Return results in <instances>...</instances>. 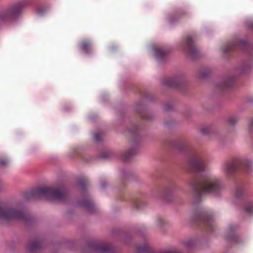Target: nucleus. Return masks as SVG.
<instances>
[{
    "label": "nucleus",
    "mask_w": 253,
    "mask_h": 253,
    "mask_svg": "<svg viewBox=\"0 0 253 253\" xmlns=\"http://www.w3.org/2000/svg\"><path fill=\"white\" fill-rule=\"evenodd\" d=\"M248 164L239 158H234L230 161L225 163L222 166V169L227 174H233L237 170L245 169Z\"/></svg>",
    "instance_id": "nucleus-8"
},
{
    "label": "nucleus",
    "mask_w": 253,
    "mask_h": 253,
    "mask_svg": "<svg viewBox=\"0 0 253 253\" xmlns=\"http://www.w3.org/2000/svg\"><path fill=\"white\" fill-rule=\"evenodd\" d=\"M0 219L5 220H20L27 221L28 215L23 211L10 205L0 202Z\"/></svg>",
    "instance_id": "nucleus-4"
},
{
    "label": "nucleus",
    "mask_w": 253,
    "mask_h": 253,
    "mask_svg": "<svg viewBox=\"0 0 253 253\" xmlns=\"http://www.w3.org/2000/svg\"><path fill=\"white\" fill-rule=\"evenodd\" d=\"M8 163V160L5 157H0V165L2 166L6 165Z\"/></svg>",
    "instance_id": "nucleus-26"
},
{
    "label": "nucleus",
    "mask_w": 253,
    "mask_h": 253,
    "mask_svg": "<svg viewBox=\"0 0 253 253\" xmlns=\"http://www.w3.org/2000/svg\"><path fill=\"white\" fill-rule=\"evenodd\" d=\"M102 186L103 187H104V185H103V184H102Z\"/></svg>",
    "instance_id": "nucleus-34"
},
{
    "label": "nucleus",
    "mask_w": 253,
    "mask_h": 253,
    "mask_svg": "<svg viewBox=\"0 0 253 253\" xmlns=\"http://www.w3.org/2000/svg\"><path fill=\"white\" fill-rule=\"evenodd\" d=\"M177 148L182 152L189 153V168L191 171L198 172L206 169L207 163L203 156L196 153L189 144L180 142Z\"/></svg>",
    "instance_id": "nucleus-3"
},
{
    "label": "nucleus",
    "mask_w": 253,
    "mask_h": 253,
    "mask_svg": "<svg viewBox=\"0 0 253 253\" xmlns=\"http://www.w3.org/2000/svg\"><path fill=\"white\" fill-rule=\"evenodd\" d=\"M197 203L203 193H217L221 188L220 180L211 174H196L189 182Z\"/></svg>",
    "instance_id": "nucleus-1"
},
{
    "label": "nucleus",
    "mask_w": 253,
    "mask_h": 253,
    "mask_svg": "<svg viewBox=\"0 0 253 253\" xmlns=\"http://www.w3.org/2000/svg\"><path fill=\"white\" fill-rule=\"evenodd\" d=\"M243 193V190L242 188H238L235 192V196L236 198H240Z\"/></svg>",
    "instance_id": "nucleus-24"
},
{
    "label": "nucleus",
    "mask_w": 253,
    "mask_h": 253,
    "mask_svg": "<svg viewBox=\"0 0 253 253\" xmlns=\"http://www.w3.org/2000/svg\"><path fill=\"white\" fill-rule=\"evenodd\" d=\"M80 49L85 53H89L92 49V44L89 40H83L80 43Z\"/></svg>",
    "instance_id": "nucleus-14"
},
{
    "label": "nucleus",
    "mask_w": 253,
    "mask_h": 253,
    "mask_svg": "<svg viewBox=\"0 0 253 253\" xmlns=\"http://www.w3.org/2000/svg\"><path fill=\"white\" fill-rule=\"evenodd\" d=\"M201 131L204 134H208L210 132V128L209 127L205 126L201 128Z\"/></svg>",
    "instance_id": "nucleus-27"
},
{
    "label": "nucleus",
    "mask_w": 253,
    "mask_h": 253,
    "mask_svg": "<svg viewBox=\"0 0 253 253\" xmlns=\"http://www.w3.org/2000/svg\"><path fill=\"white\" fill-rule=\"evenodd\" d=\"M82 205L88 211H93V210L94 209V204L93 202L90 199H86L84 200L82 202Z\"/></svg>",
    "instance_id": "nucleus-18"
},
{
    "label": "nucleus",
    "mask_w": 253,
    "mask_h": 253,
    "mask_svg": "<svg viewBox=\"0 0 253 253\" xmlns=\"http://www.w3.org/2000/svg\"><path fill=\"white\" fill-rule=\"evenodd\" d=\"M249 125L250 129H251L253 127V119H252L250 120Z\"/></svg>",
    "instance_id": "nucleus-32"
},
{
    "label": "nucleus",
    "mask_w": 253,
    "mask_h": 253,
    "mask_svg": "<svg viewBox=\"0 0 253 253\" xmlns=\"http://www.w3.org/2000/svg\"><path fill=\"white\" fill-rule=\"evenodd\" d=\"M142 204V203L139 200H135L133 201V206L136 209L140 208Z\"/></svg>",
    "instance_id": "nucleus-25"
},
{
    "label": "nucleus",
    "mask_w": 253,
    "mask_h": 253,
    "mask_svg": "<svg viewBox=\"0 0 253 253\" xmlns=\"http://www.w3.org/2000/svg\"><path fill=\"white\" fill-rule=\"evenodd\" d=\"M238 119L237 117L235 116H231L229 118L228 122L229 124L231 125H235L238 122Z\"/></svg>",
    "instance_id": "nucleus-23"
},
{
    "label": "nucleus",
    "mask_w": 253,
    "mask_h": 253,
    "mask_svg": "<svg viewBox=\"0 0 253 253\" xmlns=\"http://www.w3.org/2000/svg\"><path fill=\"white\" fill-rule=\"evenodd\" d=\"M245 211L249 214H253V205L248 204L245 207Z\"/></svg>",
    "instance_id": "nucleus-22"
},
{
    "label": "nucleus",
    "mask_w": 253,
    "mask_h": 253,
    "mask_svg": "<svg viewBox=\"0 0 253 253\" xmlns=\"http://www.w3.org/2000/svg\"><path fill=\"white\" fill-rule=\"evenodd\" d=\"M183 46L184 50L192 57L196 58L199 54V50L195 46L193 38L190 36L187 37L184 40Z\"/></svg>",
    "instance_id": "nucleus-9"
},
{
    "label": "nucleus",
    "mask_w": 253,
    "mask_h": 253,
    "mask_svg": "<svg viewBox=\"0 0 253 253\" xmlns=\"http://www.w3.org/2000/svg\"><path fill=\"white\" fill-rule=\"evenodd\" d=\"M163 84L169 87L180 89L185 84L183 79L180 76H175L165 80Z\"/></svg>",
    "instance_id": "nucleus-10"
},
{
    "label": "nucleus",
    "mask_w": 253,
    "mask_h": 253,
    "mask_svg": "<svg viewBox=\"0 0 253 253\" xmlns=\"http://www.w3.org/2000/svg\"><path fill=\"white\" fill-rule=\"evenodd\" d=\"M252 45L248 43V42L242 39H236L229 43L223 49L225 53H228L230 52L236 50H241L244 52H246L251 54V51L253 50Z\"/></svg>",
    "instance_id": "nucleus-6"
},
{
    "label": "nucleus",
    "mask_w": 253,
    "mask_h": 253,
    "mask_svg": "<svg viewBox=\"0 0 253 253\" xmlns=\"http://www.w3.org/2000/svg\"><path fill=\"white\" fill-rule=\"evenodd\" d=\"M28 247L30 251L33 252L42 247V243L38 240H35L29 243Z\"/></svg>",
    "instance_id": "nucleus-17"
},
{
    "label": "nucleus",
    "mask_w": 253,
    "mask_h": 253,
    "mask_svg": "<svg viewBox=\"0 0 253 253\" xmlns=\"http://www.w3.org/2000/svg\"><path fill=\"white\" fill-rule=\"evenodd\" d=\"M136 151L134 149H131L125 152L122 156V159L124 161L129 160L135 154Z\"/></svg>",
    "instance_id": "nucleus-16"
},
{
    "label": "nucleus",
    "mask_w": 253,
    "mask_h": 253,
    "mask_svg": "<svg viewBox=\"0 0 253 253\" xmlns=\"http://www.w3.org/2000/svg\"><path fill=\"white\" fill-rule=\"evenodd\" d=\"M170 192V190L169 189V188H167L165 191H164V196L166 197L167 196V194H169Z\"/></svg>",
    "instance_id": "nucleus-31"
},
{
    "label": "nucleus",
    "mask_w": 253,
    "mask_h": 253,
    "mask_svg": "<svg viewBox=\"0 0 253 253\" xmlns=\"http://www.w3.org/2000/svg\"><path fill=\"white\" fill-rule=\"evenodd\" d=\"M26 4V1H20L0 10V24L7 23L15 19Z\"/></svg>",
    "instance_id": "nucleus-5"
},
{
    "label": "nucleus",
    "mask_w": 253,
    "mask_h": 253,
    "mask_svg": "<svg viewBox=\"0 0 253 253\" xmlns=\"http://www.w3.org/2000/svg\"><path fill=\"white\" fill-rule=\"evenodd\" d=\"M234 78L232 77H228L224 79L221 82L217 84V87L220 90H225L231 87L233 84Z\"/></svg>",
    "instance_id": "nucleus-12"
},
{
    "label": "nucleus",
    "mask_w": 253,
    "mask_h": 253,
    "mask_svg": "<svg viewBox=\"0 0 253 253\" xmlns=\"http://www.w3.org/2000/svg\"><path fill=\"white\" fill-rule=\"evenodd\" d=\"M168 53V51L162 47H156L155 49V56L160 59H164Z\"/></svg>",
    "instance_id": "nucleus-15"
},
{
    "label": "nucleus",
    "mask_w": 253,
    "mask_h": 253,
    "mask_svg": "<svg viewBox=\"0 0 253 253\" xmlns=\"http://www.w3.org/2000/svg\"><path fill=\"white\" fill-rule=\"evenodd\" d=\"M210 73L209 69L207 68H204L200 69L199 71V75L201 77H206Z\"/></svg>",
    "instance_id": "nucleus-20"
},
{
    "label": "nucleus",
    "mask_w": 253,
    "mask_h": 253,
    "mask_svg": "<svg viewBox=\"0 0 253 253\" xmlns=\"http://www.w3.org/2000/svg\"><path fill=\"white\" fill-rule=\"evenodd\" d=\"M196 222L208 232H211L214 230V223L212 215L207 211H203L198 215Z\"/></svg>",
    "instance_id": "nucleus-7"
},
{
    "label": "nucleus",
    "mask_w": 253,
    "mask_h": 253,
    "mask_svg": "<svg viewBox=\"0 0 253 253\" xmlns=\"http://www.w3.org/2000/svg\"><path fill=\"white\" fill-rule=\"evenodd\" d=\"M137 250L140 253H148L149 252L150 249L147 244H145L142 246H138Z\"/></svg>",
    "instance_id": "nucleus-19"
},
{
    "label": "nucleus",
    "mask_w": 253,
    "mask_h": 253,
    "mask_svg": "<svg viewBox=\"0 0 253 253\" xmlns=\"http://www.w3.org/2000/svg\"><path fill=\"white\" fill-rule=\"evenodd\" d=\"M128 131L133 136H136L138 134V127L137 126L134 125L132 127L131 129H129Z\"/></svg>",
    "instance_id": "nucleus-21"
},
{
    "label": "nucleus",
    "mask_w": 253,
    "mask_h": 253,
    "mask_svg": "<svg viewBox=\"0 0 253 253\" xmlns=\"http://www.w3.org/2000/svg\"><path fill=\"white\" fill-rule=\"evenodd\" d=\"M92 248L99 253H115L113 247L109 243H94Z\"/></svg>",
    "instance_id": "nucleus-11"
},
{
    "label": "nucleus",
    "mask_w": 253,
    "mask_h": 253,
    "mask_svg": "<svg viewBox=\"0 0 253 253\" xmlns=\"http://www.w3.org/2000/svg\"><path fill=\"white\" fill-rule=\"evenodd\" d=\"M142 117L144 119H146V120H149L150 118L149 117L147 116V115H143L142 116Z\"/></svg>",
    "instance_id": "nucleus-33"
},
{
    "label": "nucleus",
    "mask_w": 253,
    "mask_h": 253,
    "mask_svg": "<svg viewBox=\"0 0 253 253\" xmlns=\"http://www.w3.org/2000/svg\"><path fill=\"white\" fill-rule=\"evenodd\" d=\"M165 221L161 218H159L157 220V224L158 226H162L164 224Z\"/></svg>",
    "instance_id": "nucleus-29"
},
{
    "label": "nucleus",
    "mask_w": 253,
    "mask_h": 253,
    "mask_svg": "<svg viewBox=\"0 0 253 253\" xmlns=\"http://www.w3.org/2000/svg\"><path fill=\"white\" fill-rule=\"evenodd\" d=\"M87 184H88V182L85 179H83L81 182V185L83 187H85L87 185Z\"/></svg>",
    "instance_id": "nucleus-30"
},
{
    "label": "nucleus",
    "mask_w": 253,
    "mask_h": 253,
    "mask_svg": "<svg viewBox=\"0 0 253 253\" xmlns=\"http://www.w3.org/2000/svg\"><path fill=\"white\" fill-rule=\"evenodd\" d=\"M27 199H38L42 197L59 202L65 201L67 197L64 188L38 187L26 192L24 195Z\"/></svg>",
    "instance_id": "nucleus-2"
},
{
    "label": "nucleus",
    "mask_w": 253,
    "mask_h": 253,
    "mask_svg": "<svg viewBox=\"0 0 253 253\" xmlns=\"http://www.w3.org/2000/svg\"><path fill=\"white\" fill-rule=\"evenodd\" d=\"M236 228L237 226L234 225H229L228 228V235H227V238L231 242L238 244L240 241V238L235 233L234 231Z\"/></svg>",
    "instance_id": "nucleus-13"
},
{
    "label": "nucleus",
    "mask_w": 253,
    "mask_h": 253,
    "mask_svg": "<svg viewBox=\"0 0 253 253\" xmlns=\"http://www.w3.org/2000/svg\"><path fill=\"white\" fill-rule=\"evenodd\" d=\"M94 139L96 141H100L101 140V136L99 133H95L94 134Z\"/></svg>",
    "instance_id": "nucleus-28"
}]
</instances>
